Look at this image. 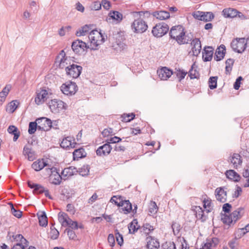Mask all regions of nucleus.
<instances>
[{
	"mask_svg": "<svg viewBox=\"0 0 249 249\" xmlns=\"http://www.w3.org/2000/svg\"><path fill=\"white\" fill-rule=\"evenodd\" d=\"M13 237L17 241H20L21 242L20 244L22 245V244H26L28 242L27 240L25 239L21 234H16L15 235H13Z\"/></svg>",
	"mask_w": 249,
	"mask_h": 249,
	"instance_id": "54",
	"label": "nucleus"
},
{
	"mask_svg": "<svg viewBox=\"0 0 249 249\" xmlns=\"http://www.w3.org/2000/svg\"><path fill=\"white\" fill-rule=\"evenodd\" d=\"M78 89L77 86L75 83L69 81L67 82L61 86V91L67 95L74 94Z\"/></svg>",
	"mask_w": 249,
	"mask_h": 249,
	"instance_id": "10",
	"label": "nucleus"
},
{
	"mask_svg": "<svg viewBox=\"0 0 249 249\" xmlns=\"http://www.w3.org/2000/svg\"><path fill=\"white\" fill-rule=\"evenodd\" d=\"M59 234V233L58 231L54 227H53V225L51 227V231L50 233L51 238L53 240L56 239L58 237Z\"/></svg>",
	"mask_w": 249,
	"mask_h": 249,
	"instance_id": "48",
	"label": "nucleus"
},
{
	"mask_svg": "<svg viewBox=\"0 0 249 249\" xmlns=\"http://www.w3.org/2000/svg\"><path fill=\"white\" fill-rule=\"evenodd\" d=\"M169 35L171 38L176 40L180 45L188 43L189 40L186 39L184 29L181 25L172 27L170 31Z\"/></svg>",
	"mask_w": 249,
	"mask_h": 249,
	"instance_id": "1",
	"label": "nucleus"
},
{
	"mask_svg": "<svg viewBox=\"0 0 249 249\" xmlns=\"http://www.w3.org/2000/svg\"><path fill=\"white\" fill-rule=\"evenodd\" d=\"M231 46L234 52L242 53L247 48V40L245 38H237L231 41Z\"/></svg>",
	"mask_w": 249,
	"mask_h": 249,
	"instance_id": "3",
	"label": "nucleus"
},
{
	"mask_svg": "<svg viewBox=\"0 0 249 249\" xmlns=\"http://www.w3.org/2000/svg\"><path fill=\"white\" fill-rule=\"evenodd\" d=\"M158 210V208L156 202L151 201L148 206V214L150 215L155 214Z\"/></svg>",
	"mask_w": 249,
	"mask_h": 249,
	"instance_id": "38",
	"label": "nucleus"
},
{
	"mask_svg": "<svg viewBox=\"0 0 249 249\" xmlns=\"http://www.w3.org/2000/svg\"><path fill=\"white\" fill-rule=\"evenodd\" d=\"M193 16L196 19L205 22L209 21L214 18L212 12H204L199 11L195 12L193 14Z\"/></svg>",
	"mask_w": 249,
	"mask_h": 249,
	"instance_id": "11",
	"label": "nucleus"
},
{
	"mask_svg": "<svg viewBox=\"0 0 249 249\" xmlns=\"http://www.w3.org/2000/svg\"><path fill=\"white\" fill-rule=\"evenodd\" d=\"M90 43L89 47L92 50H96L100 45L105 41V38L100 32L93 30L90 32L88 36Z\"/></svg>",
	"mask_w": 249,
	"mask_h": 249,
	"instance_id": "2",
	"label": "nucleus"
},
{
	"mask_svg": "<svg viewBox=\"0 0 249 249\" xmlns=\"http://www.w3.org/2000/svg\"><path fill=\"white\" fill-rule=\"evenodd\" d=\"M85 152L83 148H79L76 149L73 152V156L74 160H78L85 156Z\"/></svg>",
	"mask_w": 249,
	"mask_h": 249,
	"instance_id": "40",
	"label": "nucleus"
},
{
	"mask_svg": "<svg viewBox=\"0 0 249 249\" xmlns=\"http://www.w3.org/2000/svg\"><path fill=\"white\" fill-rule=\"evenodd\" d=\"M217 80L216 76L211 77L209 80V88L211 89H215L217 87Z\"/></svg>",
	"mask_w": 249,
	"mask_h": 249,
	"instance_id": "47",
	"label": "nucleus"
},
{
	"mask_svg": "<svg viewBox=\"0 0 249 249\" xmlns=\"http://www.w3.org/2000/svg\"><path fill=\"white\" fill-rule=\"evenodd\" d=\"M72 230H77L78 229V225L76 221H73L71 219H69L68 222V226Z\"/></svg>",
	"mask_w": 249,
	"mask_h": 249,
	"instance_id": "57",
	"label": "nucleus"
},
{
	"mask_svg": "<svg viewBox=\"0 0 249 249\" xmlns=\"http://www.w3.org/2000/svg\"><path fill=\"white\" fill-rule=\"evenodd\" d=\"M71 48L74 53L81 54L90 47L82 40L77 39L72 43Z\"/></svg>",
	"mask_w": 249,
	"mask_h": 249,
	"instance_id": "8",
	"label": "nucleus"
},
{
	"mask_svg": "<svg viewBox=\"0 0 249 249\" xmlns=\"http://www.w3.org/2000/svg\"><path fill=\"white\" fill-rule=\"evenodd\" d=\"M39 121H43L44 123L46 124L49 127H51L52 126V121L45 117L41 118L40 119H38L36 120V121H38V123H39Z\"/></svg>",
	"mask_w": 249,
	"mask_h": 249,
	"instance_id": "62",
	"label": "nucleus"
},
{
	"mask_svg": "<svg viewBox=\"0 0 249 249\" xmlns=\"http://www.w3.org/2000/svg\"><path fill=\"white\" fill-rule=\"evenodd\" d=\"M47 164L45 161L44 160H38L34 161L32 164V167L36 171H39L42 169L44 167H46Z\"/></svg>",
	"mask_w": 249,
	"mask_h": 249,
	"instance_id": "27",
	"label": "nucleus"
},
{
	"mask_svg": "<svg viewBox=\"0 0 249 249\" xmlns=\"http://www.w3.org/2000/svg\"><path fill=\"white\" fill-rule=\"evenodd\" d=\"M230 160L231 163L233 164L234 168H237L242 163L240 155L236 153L232 155L230 159Z\"/></svg>",
	"mask_w": 249,
	"mask_h": 249,
	"instance_id": "32",
	"label": "nucleus"
},
{
	"mask_svg": "<svg viewBox=\"0 0 249 249\" xmlns=\"http://www.w3.org/2000/svg\"><path fill=\"white\" fill-rule=\"evenodd\" d=\"M222 13L223 16L225 18H234L237 17L238 11L231 8H225L222 11Z\"/></svg>",
	"mask_w": 249,
	"mask_h": 249,
	"instance_id": "26",
	"label": "nucleus"
},
{
	"mask_svg": "<svg viewBox=\"0 0 249 249\" xmlns=\"http://www.w3.org/2000/svg\"><path fill=\"white\" fill-rule=\"evenodd\" d=\"M76 143L73 137L68 136L63 139L60 146L62 148L65 149H72L75 147Z\"/></svg>",
	"mask_w": 249,
	"mask_h": 249,
	"instance_id": "15",
	"label": "nucleus"
},
{
	"mask_svg": "<svg viewBox=\"0 0 249 249\" xmlns=\"http://www.w3.org/2000/svg\"><path fill=\"white\" fill-rule=\"evenodd\" d=\"M172 229L175 235H178L180 229V226L178 223L173 222L172 225Z\"/></svg>",
	"mask_w": 249,
	"mask_h": 249,
	"instance_id": "56",
	"label": "nucleus"
},
{
	"mask_svg": "<svg viewBox=\"0 0 249 249\" xmlns=\"http://www.w3.org/2000/svg\"><path fill=\"white\" fill-rule=\"evenodd\" d=\"M215 195L216 200L218 201L224 203L227 201V192L224 187H219L215 190Z\"/></svg>",
	"mask_w": 249,
	"mask_h": 249,
	"instance_id": "17",
	"label": "nucleus"
},
{
	"mask_svg": "<svg viewBox=\"0 0 249 249\" xmlns=\"http://www.w3.org/2000/svg\"><path fill=\"white\" fill-rule=\"evenodd\" d=\"M135 116L134 113L124 114L121 116L122 121L124 122H129L132 120Z\"/></svg>",
	"mask_w": 249,
	"mask_h": 249,
	"instance_id": "46",
	"label": "nucleus"
},
{
	"mask_svg": "<svg viewBox=\"0 0 249 249\" xmlns=\"http://www.w3.org/2000/svg\"><path fill=\"white\" fill-rule=\"evenodd\" d=\"M78 172L77 169L73 166H70L69 167L65 168L61 172L62 176L63 178H69L74 174H76Z\"/></svg>",
	"mask_w": 249,
	"mask_h": 249,
	"instance_id": "24",
	"label": "nucleus"
},
{
	"mask_svg": "<svg viewBox=\"0 0 249 249\" xmlns=\"http://www.w3.org/2000/svg\"><path fill=\"white\" fill-rule=\"evenodd\" d=\"M89 8L91 10H99L101 8V3L98 1H94L89 5Z\"/></svg>",
	"mask_w": 249,
	"mask_h": 249,
	"instance_id": "51",
	"label": "nucleus"
},
{
	"mask_svg": "<svg viewBox=\"0 0 249 249\" xmlns=\"http://www.w3.org/2000/svg\"><path fill=\"white\" fill-rule=\"evenodd\" d=\"M194 66L195 64L193 65L189 71V75L191 79L198 78L199 76L198 72L194 69Z\"/></svg>",
	"mask_w": 249,
	"mask_h": 249,
	"instance_id": "44",
	"label": "nucleus"
},
{
	"mask_svg": "<svg viewBox=\"0 0 249 249\" xmlns=\"http://www.w3.org/2000/svg\"><path fill=\"white\" fill-rule=\"evenodd\" d=\"M69 219V216L65 213L61 212L58 213V219L63 227H67Z\"/></svg>",
	"mask_w": 249,
	"mask_h": 249,
	"instance_id": "30",
	"label": "nucleus"
},
{
	"mask_svg": "<svg viewBox=\"0 0 249 249\" xmlns=\"http://www.w3.org/2000/svg\"><path fill=\"white\" fill-rule=\"evenodd\" d=\"M123 15L116 11H112L109 12L106 20L108 23L114 22L116 24L120 23L123 19Z\"/></svg>",
	"mask_w": 249,
	"mask_h": 249,
	"instance_id": "12",
	"label": "nucleus"
},
{
	"mask_svg": "<svg viewBox=\"0 0 249 249\" xmlns=\"http://www.w3.org/2000/svg\"><path fill=\"white\" fill-rule=\"evenodd\" d=\"M11 89V85H7L3 89L2 91L0 92V101L1 102H4L7 95L9 93V91Z\"/></svg>",
	"mask_w": 249,
	"mask_h": 249,
	"instance_id": "36",
	"label": "nucleus"
},
{
	"mask_svg": "<svg viewBox=\"0 0 249 249\" xmlns=\"http://www.w3.org/2000/svg\"><path fill=\"white\" fill-rule=\"evenodd\" d=\"M111 149V145L107 142L98 148L96 154L100 156L107 155L110 153Z\"/></svg>",
	"mask_w": 249,
	"mask_h": 249,
	"instance_id": "20",
	"label": "nucleus"
},
{
	"mask_svg": "<svg viewBox=\"0 0 249 249\" xmlns=\"http://www.w3.org/2000/svg\"><path fill=\"white\" fill-rule=\"evenodd\" d=\"M222 220L224 223L227 224L228 225H230L233 222L232 218L231 217V215H224L222 217Z\"/></svg>",
	"mask_w": 249,
	"mask_h": 249,
	"instance_id": "58",
	"label": "nucleus"
},
{
	"mask_svg": "<svg viewBox=\"0 0 249 249\" xmlns=\"http://www.w3.org/2000/svg\"><path fill=\"white\" fill-rule=\"evenodd\" d=\"M52 173L50 175V180L51 183L54 185H59L61 182V180L63 177L56 171L55 168L53 167L51 168L47 169Z\"/></svg>",
	"mask_w": 249,
	"mask_h": 249,
	"instance_id": "14",
	"label": "nucleus"
},
{
	"mask_svg": "<svg viewBox=\"0 0 249 249\" xmlns=\"http://www.w3.org/2000/svg\"><path fill=\"white\" fill-rule=\"evenodd\" d=\"M41 129L42 127L39 125H37V123L36 122H30L29 125L28 132L30 134H33L35 133L36 129Z\"/></svg>",
	"mask_w": 249,
	"mask_h": 249,
	"instance_id": "41",
	"label": "nucleus"
},
{
	"mask_svg": "<svg viewBox=\"0 0 249 249\" xmlns=\"http://www.w3.org/2000/svg\"><path fill=\"white\" fill-rule=\"evenodd\" d=\"M192 46V52L193 55L194 56H197L201 52V44L199 39L197 38H195L192 40L191 43Z\"/></svg>",
	"mask_w": 249,
	"mask_h": 249,
	"instance_id": "18",
	"label": "nucleus"
},
{
	"mask_svg": "<svg viewBox=\"0 0 249 249\" xmlns=\"http://www.w3.org/2000/svg\"><path fill=\"white\" fill-rule=\"evenodd\" d=\"M7 131L14 135L13 141L14 142H16L19 137L20 132L17 127L14 125H10L7 129Z\"/></svg>",
	"mask_w": 249,
	"mask_h": 249,
	"instance_id": "35",
	"label": "nucleus"
},
{
	"mask_svg": "<svg viewBox=\"0 0 249 249\" xmlns=\"http://www.w3.org/2000/svg\"><path fill=\"white\" fill-rule=\"evenodd\" d=\"M123 199V198L121 196L117 197V196H114L111 198L110 201L112 203H114L115 204L118 206H120Z\"/></svg>",
	"mask_w": 249,
	"mask_h": 249,
	"instance_id": "50",
	"label": "nucleus"
},
{
	"mask_svg": "<svg viewBox=\"0 0 249 249\" xmlns=\"http://www.w3.org/2000/svg\"><path fill=\"white\" fill-rule=\"evenodd\" d=\"M153 16L160 20H165L169 18L170 13L165 11H156L153 13Z\"/></svg>",
	"mask_w": 249,
	"mask_h": 249,
	"instance_id": "31",
	"label": "nucleus"
},
{
	"mask_svg": "<svg viewBox=\"0 0 249 249\" xmlns=\"http://www.w3.org/2000/svg\"><path fill=\"white\" fill-rule=\"evenodd\" d=\"M243 210V209L242 208H238L230 214L234 223H235L241 216L240 213Z\"/></svg>",
	"mask_w": 249,
	"mask_h": 249,
	"instance_id": "42",
	"label": "nucleus"
},
{
	"mask_svg": "<svg viewBox=\"0 0 249 249\" xmlns=\"http://www.w3.org/2000/svg\"><path fill=\"white\" fill-rule=\"evenodd\" d=\"M213 55V48L212 47H205L203 52L202 58L204 61H210Z\"/></svg>",
	"mask_w": 249,
	"mask_h": 249,
	"instance_id": "25",
	"label": "nucleus"
},
{
	"mask_svg": "<svg viewBox=\"0 0 249 249\" xmlns=\"http://www.w3.org/2000/svg\"><path fill=\"white\" fill-rule=\"evenodd\" d=\"M187 73V72L183 70L178 71L177 72V76L179 79V81H180L181 80L184 79Z\"/></svg>",
	"mask_w": 249,
	"mask_h": 249,
	"instance_id": "60",
	"label": "nucleus"
},
{
	"mask_svg": "<svg viewBox=\"0 0 249 249\" xmlns=\"http://www.w3.org/2000/svg\"><path fill=\"white\" fill-rule=\"evenodd\" d=\"M119 207H122L121 210L124 214L130 213L131 211H132L133 213H136L137 209V206L136 205L134 209L132 210V204L128 200L123 199Z\"/></svg>",
	"mask_w": 249,
	"mask_h": 249,
	"instance_id": "16",
	"label": "nucleus"
},
{
	"mask_svg": "<svg viewBox=\"0 0 249 249\" xmlns=\"http://www.w3.org/2000/svg\"><path fill=\"white\" fill-rule=\"evenodd\" d=\"M91 25H85L81 27L78 31H76V35L77 36H84L87 34H89L90 32L92 31Z\"/></svg>",
	"mask_w": 249,
	"mask_h": 249,
	"instance_id": "28",
	"label": "nucleus"
},
{
	"mask_svg": "<svg viewBox=\"0 0 249 249\" xmlns=\"http://www.w3.org/2000/svg\"><path fill=\"white\" fill-rule=\"evenodd\" d=\"M157 74L161 80H167L173 74L171 70L166 67H163L157 71Z\"/></svg>",
	"mask_w": 249,
	"mask_h": 249,
	"instance_id": "19",
	"label": "nucleus"
},
{
	"mask_svg": "<svg viewBox=\"0 0 249 249\" xmlns=\"http://www.w3.org/2000/svg\"><path fill=\"white\" fill-rule=\"evenodd\" d=\"M28 185L30 188L34 189V193L41 194L45 191V188L40 184L34 183L32 181H28Z\"/></svg>",
	"mask_w": 249,
	"mask_h": 249,
	"instance_id": "22",
	"label": "nucleus"
},
{
	"mask_svg": "<svg viewBox=\"0 0 249 249\" xmlns=\"http://www.w3.org/2000/svg\"><path fill=\"white\" fill-rule=\"evenodd\" d=\"M89 167L88 165H83L79 169V174L82 176H85L89 175Z\"/></svg>",
	"mask_w": 249,
	"mask_h": 249,
	"instance_id": "45",
	"label": "nucleus"
},
{
	"mask_svg": "<svg viewBox=\"0 0 249 249\" xmlns=\"http://www.w3.org/2000/svg\"><path fill=\"white\" fill-rule=\"evenodd\" d=\"M49 107L51 111L54 113H58L67 108V105L62 101L54 99L49 102Z\"/></svg>",
	"mask_w": 249,
	"mask_h": 249,
	"instance_id": "4",
	"label": "nucleus"
},
{
	"mask_svg": "<svg viewBox=\"0 0 249 249\" xmlns=\"http://www.w3.org/2000/svg\"><path fill=\"white\" fill-rule=\"evenodd\" d=\"M11 205H12L11 212H12V214L17 218L21 217L22 216V212L21 211H20L19 210H16L14 208L12 204H11Z\"/></svg>",
	"mask_w": 249,
	"mask_h": 249,
	"instance_id": "61",
	"label": "nucleus"
},
{
	"mask_svg": "<svg viewBox=\"0 0 249 249\" xmlns=\"http://www.w3.org/2000/svg\"><path fill=\"white\" fill-rule=\"evenodd\" d=\"M203 206L206 209L207 213L211 212V200L209 199H205L203 200Z\"/></svg>",
	"mask_w": 249,
	"mask_h": 249,
	"instance_id": "55",
	"label": "nucleus"
},
{
	"mask_svg": "<svg viewBox=\"0 0 249 249\" xmlns=\"http://www.w3.org/2000/svg\"><path fill=\"white\" fill-rule=\"evenodd\" d=\"M121 141V139L118 137L114 136L113 137L110 138L109 139H108L107 141V143H115L119 142Z\"/></svg>",
	"mask_w": 249,
	"mask_h": 249,
	"instance_id": "63",
	"label": "nucleus"
},
{
	"mask_svg": "<svg viewBox=\"0 0 249 249\" xmlns=\"http://www.w3.org/2000/svg\"><path fill=\"white\" fill-rule=\"evenodd\" d=\"M65 231L67 232V234L70 239L75 240L76 238V235L75 232L71 229H66Z\"/></svg>",
	"mask_w": 249,
	"mask_h": 249,
	"instance_id": "59",
	"label": "nucleus"
},
{
	"mask_svg": "<svg viewBox=\"0 0 249 249\" xmlns=\"http://www.w3.org/2000/svg\"><path fill=\"white\" fill-rule=\"evenodd\" d=\"M82 70L81 66L72 64L66 67V72L67 75L73 78H76L79 76Z\"/></svg>",
	"mask_w": 249,
	"mask_h": 249,
	"instance_id": "9",
	"label": "nucleus"
},
{
	"mask_svg": "<svg viewBox=\"0 0 249 249\" xmlns=\"http://www.w3.org/2000/svg\"><path fill=\"white\" fill-rule=\"evenodd\" d=\"M104 137H108L109 135H112L113 134V129L111 128H106L103 130L102 132Z\"/></svg>",
	"mask_w": 249,
	"mask_h": 249,
	"instance_id": "64",
	"label": "nucleus"
},
{
	"mask_svg": "<svg viewBox=\"0 0 249 249\" xmlns=\"http://www.w3.org/2000/svg\"><path fill=\"white\" fill-rule=\"evenodd\" d=\"M139 226H138V222L136 219H134L128 225V228L130 233H134L139 229Z\"/></svg>",
	"mask_w": 249,
	"mask_h": 249,
	"instance_id": "39",
	"label": "nucleus"
},
{
	"mask_svg": "<svg viewBox=\"0 0 249 249\" xmlns=\"http://www.w3.org/2000/svg\"><path fill=\"white\" fill-rule=\"evenodd\" d=\"M169 31V26L164 22L157 24L153 28L152 33L154 36L160 37L165 35Z\"/></svg>",
	"mask_w": 249,
	"mask_h": 249,
	"instance_id": "6",
	"label": "nucleus"
},
{
	"mask_svg": "<svg viewBox=\"0 0 249 249\" xmlns=\"http://www.w3.org/2000/svg\"><path fill=\"white\" fill-rule=\"evenodd\" d=\"M131 29L135 33H142L147 29V23L142 19H135L131 24Z\"/></svg>",
	"mask_w": 249,
	"mask_h": 249,
	"instance_id": "5",
	"label": "nucleus"
},
{
	"mask_svg": "<svg viewBox=\"0 0 249 249\" xmlns=\"http://www.w3.org/2000/svg\"><path fill=\"white\" fill-rule=\"evenodd\" d=\"M19 103L18 100H14L9 103L6 108V111L10 113H13L18 108Z\"/></svg>",
	"mask_w": 249,
	"mask_h": 249,
	"instance_id": "34",
	"label": "nucleus"
},
{
	"mask_svg": "<svg viewBox=\"0 0 249 249\" xmlns=\"http://www.w3.org/2000/svg\"><path fill=\"white\" fill-rule=\"evenodd\" d=\"M115 236L118 244L121 246L124 243L123 237V235L118 232V230H116L115 231Z\"/></svg>",
	"mask_w": 249,
	"mask_h": 249,
	"instance_id": "53",
	"label": "nucleus"
},
{
	"mask_svg": "<svg viewBox=\"0 0 249 249\" xmlns=\"http://www.w3.org/2000/svg\"><path fill=\"white\" fill-rule=\"evenodd\" d=\"M146 248L148 249H159L160 245L159 241L154 237L149 236L146 238Z\"/></svg>",
	"mask_w": 249,
	"mask_h": 249,
	"instance_id": "21",
	"label": "nucleus"
},
{
	"mask_svg": "<svg viewBox=\"0 0 249 249\" xmlns=\"http://www.w3.org/2000/svg\"><path fill=\"white\" fill-rule=\"evenodd\" d=\"M31 151L32 150L30 147L25 146L23 148V153L25 156L27 157L29 160L32 161L34 160V157L33 156Z\"/></svg>",
	"mask_w": 249,
	"mask_h": 249,
	"instance_id": "43",
	"label": "nucleus"
},
{
	"mask_svg": "<svg viewBox=\"0 0 249 249\" xmlns=\"http://www.w3.org/2000/svg\"><path fill=\"white\" fill-rule=\"evenodd\" d=\"M38 216L39 225L44 227L47 226L48 225V219L45 213L44 212H41V214L38 215Z\"/></svg>",
	"mask_w": 249,
	"mask_h": 249,
	"instance_id": "37",
	"label": "nucleus"
},
{
	"mask_svg": "<svg viewBox=\"0 0 249 249\" xmlns=\"http://www.w3.org/2000/svg\"><path fill=\"white\" fill-rule=\"evenodd\" d=\"M226 53V48L224 45H221L216 50L215 53L214 59L217 61L221 60L224 57Z\"/></svg>",
	"mask_w": 249,
	"mask_h": 249,
	"instance_id": "23",
	"label": "nucleus"
},
{
	"mask_svg": "<svg viewBox=\"0 0 249 249\" xmlns=\"http://www.w3.org/2000/svg\"><path fill=\"white\" fill-rule=\"evenodd\" d=\"M162 249H177L173 242H165L162 246Z\"/></svg>",
	"mask_w": 249,
	"mask_h": 249,
	"instance_id": "52",
	"label": "nucleus"
},
{
	"mask_svg": "<svg viewBox=\"0 0 249 249\" xmlns=\"http://www.w3.org/2000/svg\"><path fill=\"white\" fill-rule=\"evenodd\" d=\"M196 217L201 221H204L206 219V216L204 214V211L200 206H196L195 208Z\"/></svg>",
	"mask_w": 249,
	"mask_h": 249,
	"instance_id": "33",
	"label": "nucleus"
},
{
	"mask_svg": "<svg viewBox=\"0 0 249 249\" xmlns=\"http://www.w3.org/2000/svg\"><path fill=\"white\" fill-rule=\"evenodd\" d=\"M35 101L37 105H41L49 97V93L46 89L37 90Z\"/></svg>",
	"mask_w": 249,
	"mask_h": 249,
	"instance_id": "13",
	"label": "nucleus"
},
{
	"mask_svg": "<svg viewBox=\"0 0 249 249\" xmlns=\"http://www.w3.org/2000/svg\"><path fill=\"white\" fill-rule=\"evenodd\" d=\"M69 62L70 59L66 56L64 50L61 51L55 60V64L57 67L60 69L65 68L66 71V67H69V65L71 64Z\"/></svg>",
	"mask_w": 249,
	"mask_h": 249,
	"instance_id": "7",
	"label": "nucleus"
},
{
	"mask_svg": "<svg viewBox=\"0 0 249 249\" xmlns=\"http://www.w3.org/2000/svg\"><path fill=\"white\" fill-rule=\"evenodd\" d=\"M142 229L146 234H148L151 231L154 230L153 227L148 223L144 224Z\"/></svg>",
	"mask_w": 249,
	"mask_h": 249,
	"instance_id": "49",
	"label": "nucleus"
},
{
	"mask_svg": "<svg viewBox=\"0 0 249 249\" xmlns=\"http://www.w3.org/2000/svg\"><path fill=\"white\" fill-rule=\"evenodd\" d=\"M228 178L234 182H238L240 179V175L233 170L227 171L225 173Z\"/></svg>",
	"mask_w": 249,
	"mask_h": 249,
	"instance_id": "29",
	"label": "nucleus"
}]
</instances>
